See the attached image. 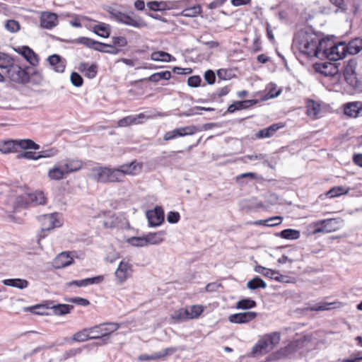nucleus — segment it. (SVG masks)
I'll return each instance as SVG.
<instances>
[{
	"label": "nucleus",
	"mask_w": 362,
	"mask_h": 362,
	"mask_svg": "<svg viewBox=\"0 0 362 362\" xmlns=\"http://www.w3.org/2000/svg\"><path fill=\"white\" fill-rule=\"evenodd\" d=\"M282 218L276 216L271 217L266 220H259L255 223L257 225H262L268 227H273L279 225L281 223Z\"/></svg>",
	"instance_id": "a18cd8bd"
},
{
	"label": "nucleus",
	"mask_w": 362,
	"mask_h": 362,
	"mask_svg": "<svg viewBox=\"0 0 362 362\" xmlns=\"http://www.w3.org/2000/svg\"><path fill=\"white\" fill-rule=\"evenodd\" d=\"M274 280L281 283H286V284H294L296 283V279L294 277L281 274L279 272L276 271L275 276L274 277Z\"/></svg>",
	"instance_id": "3c124183"
},
{
	"label": "nucleus",
	"mask_w": 362,
	"mask_h": 362,
	"mask_svg": "<svg viewBox=\"0 0 362 362\" xmlns=\"http://www.w3.org/2000/svg\"><path fill=\"white\" fill-rule=\"evenodd\" d=\"M346 83L356 92L362 93V76H358V75H357L356 77L353 78V81H349Z\"/></svg>",
	"instance_id": "603ef678"
},
{
	"label": "nucleus",
	"mask_w": 362,
	"mask_h": 362,
	"mask_svg": "<svg viewBox=\"0 0 362 362\" xmlns=\"http://www.w3.org/2000/svg\"><path fill=\"white\" fill-rule=\"evenodd\" d=\"M93 29L96 35L104 38L108 37L111 33L110 25L105 23H100L94 25Z\"/></svg>",
	"instance_id": "72a5a7b5"
},
{
	"label": "nucleus",
	"mask_w": 362,
	"mask_h": 362,
	"mask_svg": "<svg viewBox=\"0 0 362 362\" xmlns=\"http://www.w3.org/2000/svg\"><path fill=\"white\" fill-rule=\"evenodd\" d=\"M67 301L83 307L88 306L90 304L88 300L81 297L71 298L69 299Z\"/></svg>",
	"instance_id": "69168bd1"
},
{
	"label": "nucleus",
	"mask_w": 362,
	"mask_h": 362,
	"mask_svg": "<svg viewBox=\"0 0 362 362\" xmlns=\"http://www.w3.org/2000/svg\"><path fill=\"white\" fill-rule=\"evenodd\" d=\"M76 41L88 48L93 49L100 52L117 54L119 52V49L118 48H115L113 45L100 42L86 37H80L76 40Z\"/></svg>",
	"instance_id": "0eeeda50"
},
{
	"label": "nucleus",
	"mask_w": 362,
	"mask_h": 362,
	"mask_svg": "<svg viewBox=\"0 0 362 362\" xmlns=\"http://www.w3.org/2000/svg\"><path fill=\"white\" fill-rule=\"evenodd\" d=\"M281 238L287 240H297L300 238V233L298 230L287 228L281 230L279 233Z\"/></svg>",
	"instance_id": "79ce46f5"
},
{
	"label": "nucleus",
	"mask_w": 362,
	"mask_h": 362,
	"mask_svg": "<svg viewBox=\"0 0 362 362\" xmlns=\"http://www.w3.org/2000/svg\"><path fill=\"white\" fill-rule=\"evenodd\" d=\"M217 76L219 80H230L235 76L230 71L224 69H220L217 71Z\"/></svg>",
	"instance_id": "4d7b16f0"
},
{
	"label": "nucleus",
	"mask_w": 362,
	"mask_h": 362,
	"mask_svg": "<svg viewBox=\"0 0 362 362\" xmlns=\"http://www.w3.org/2000/svg\"><path fill=\"white\" fill-rule=\"evenodd\" d=\"M255 271L263 275L265 277L270 278L271 279H274V277L275 276L276 272V271L275 270H272L271 269H268L260 265L256 266L255 267Z\"/></svg>",
	"instance_id": "de8ad7c7"
},
{
	"label": "nucleus",
	"mask_w": 362,
	"mask_h": 362,
	"mask_svg": "<svg viewBox=\"0 0 362 362\" xmlns=\"http://www.w3.org/2000/svg\"><path fill=\"white\" fill-rule=\"evenodd\" d=\"M171 318L177 322L189 320L188 308H180L174 311L171 315Z\"/></svg>",
	"instance_id": "c03bdc74"
},
{
	"label": "nucleus",
	"mask_w": 362,
	"mask_h": 362,
	"mask_svg": "<svg viewBox=\"0 0 362 362\" xmlns=\"http://www.w3.org/2000/svg\"><path fill=\"white\" fill-rule=\"evenodd\" d=\"M202 78L199 76H192L187 79V85L192 88H197L200 86Z\"/></svg>",
	"instance_id": "338daca9"
},
{
	"label": "nucleus",
	"mask_w": 362,
	"mask_h": 362,
	"mask_svg": "<svg viewBox=\"0 0 362 362\" xmlns=\"http://www.w3.org/2000/svg\"><path fill=\"white\" fill-rule=\"evenodd\" d=\"M165 234L164 230L148 233L145 235L147 245L160 244L164 240Z\"/></svg>",
	"instance_id": "c85d7f7f"
},
{
	"label": "nucleus",
	"mask_w": 362,
	"mask_h": 362,
	"mask_svg": "<svg viewBox=\"0 0 362 362\" xmlns=\"http://www.w3.org/2000/svg\"><path fill=\"white\" fill-rule=\"evenodd\" d=\"M51 304H52V302H49L46 304H37L33 306L27 307L24 310L25 311H30L36 315H48V313L46 312V310L49 308V305Z\"/></svg>",
	"instance_id": "e433bc0d"
},
{
	"label": "nucleus",
	"mask_w": 362,
	"mask_h": 362,
	"mask_svg": "<svg viewBox=\"0 0 362 362\" xmlns=\"http://www.w3.org/2000/svg\"><path fill=\"white\" fill-rule=\"evenodd\" d=\"M18 148L39 150L40 145L29 139L0 141V151L3 153L16 152Z\"/></svg>",
	"instance_id": "7ed1b4c3"
},
{
	"label": "nucleus",
	"mask_w": 362,
	"mask_h": 362,
	"mask_svg": "<svg viewBox=\"0 0 362 362\" xmlns=\"http://www.w3.org/2000/svg\"><path fill=\"white\" fill-rule=\"evenodd\" d=\"M357 64L356 59L352 58L344 65V77L346 82L353 81V78L357 76L358 74L356 72Z\"/></svg>",
	"instance_id": "5701e85b"
},
{
	"label": "nucleus",
	"mask_w": 362,
	"mask_h": 362,
	"mask_svg": "<svg viewBox=\"0 0 362 362\" xmlns=\"http://www.w3.org/2000/svg\"><path fill=\"white\" fill-rule=\"evenodd\" d=\"M57 153V149H56L55 148H50L37 152V158H38L39 159L42 158H49L56 156Z\"/></svg>",
	"instance_id": "864d4df0"
},
{
	"label": "nucleus",
	"mask_w": 362,
	"mask_h": 362,
	"mask_svg": "<svg viewBox=\"0 0 362 362\" xmlns=\"http://www.w3.org/2000/svg\"><path fill=\"white\" fill-rule=\"evenodd\" d=\"M57 24V14L51 12H45L40 18V25L46 29H52Z\"/></svg>",
	"instance_id": "4be33fe9"
},
{
	"label": "nucleus",
	"mask_w": 362,
	"mask_h": 362,
	"mask_svg": "<svg viewBox=\"0 0 362 362\" xmlns=\"http://www.w3.org/2000/svg\"><path fill=\"white\" fill-rule=\"evenodd\" d=\"M110 18L117 23L132 26L136 28H144L146 26V23L139 16L134 17L127 13H122L115 8H110L107 10Z\"/></svg>",
	"instance_id": "39448f33"
},
{
	"label": "nucleus",
	"mask_w": 362,
	"mask_h": 362,
	"mask_svg": "<svg viewBox=\"0 0 362 362\" xmlns=\"http://www.w3.org/2000/svg\"><path fill=\"white\" fill-rule=\"evenodd\" d=\"M144 117V115L143 114H139L138 115H129L120 119L117 124L119 127H127L133 124L139 123V119Z\"/></svg>",
	"instance_id": "c9c22d12"
},
{
	"label": "nucleus",
	"mask_w": 362,
	"mask_h": 362,
	"mask_svg": "<svg viewBox=\"0 0 362 362\" xmlns=\"http://www.w3.org/2000/svg\"><path fill=\"white\" fill-rule=\"evenodd\" d=\"M128 243L134 247H144L147 245L146 237H132L127 240Z\"/></svg>",
	"instance_id": "8fccbe9b"
},
{
	"label": "nucleus",
	"mask_w": 362,
	"mask_h": 362,
	"mask_svg": "<svg viewBox=\"0 0 362 362\" xmlns=\"http://www.w3.org/2000/svg\"><path fill=\"white\" fill-rule=\"evenodd\" d=\"M66 175L79 170L82 167V162L79 160L66 159L60 161Z\"/></svg>",
	"instance_id": "bb28decb"
},
{
	"label": "nucleus",
	"mask_w": 362,
	"mask_h": 362,
	"mask_svg": "<svg viewBox=\"0 0 362 362\" xmlns=\"http://www.w3.org/2000/svg\"><path fill=\"white\" fill-rule=\"evenodd\" d=\"M344 114L351 117H357L362 115V102L355 101L344 105Z\"/></svg>",
	"instance_id": "aec40b11"
},
{
	"label": "nucleus",
	"mask_w": 362,
	"mask_h": 362,
	"mask_svg": "<svg viewBox=\"0 0 362 362\" xmlns=\"http://www.w3.org/2000/svg\"><path fill=\"white\" fill-rule=\"evenodd\" d=\"M79 70L84 73L85 76L88 78L95 77L98 71V66L95 64L89 65L87 63H81Z\"/></svg>",
	"instance_id": "2f4dec72"
},
{
	"label": "nucleus",
	"mask_w": 362,
	"mask_h": 362,
	"mask_svg": "<svg viewBox=\"0 0 362 362\" xmlns=\"http://www.w3.org/2000/svg\"><path fill=\"white\" fill-rule=\"evenodd\" d=\"M346 43L344 41L334 43L332 41L330 51L328 52V58L329 60L337 61L343 59L346 56Z\"/></svg>",
	"instance_id": "2eb2a0df"
},
{
	"label": "nucleus",
	"mask_w": 362,
	"mask_h": 362,
	"mask_svg": "<svg viewBox=\"0 0 362 362\" xmlns=\"http://www.w3.org/2000/svg\"><path fill=\"white\" fill-rule=\"evenodd\" d=\"M188 310L189 320L198 317L203 312V308L200 305H192Z\"/></svg>",
	"instance_id": "6e6d98bb"
},
{
	"label": "nucleus",
	"mask_w": 362,
	"mask_h": 362,
	"mask_svg": "<svg viewBox=\"0 0 362 362\" xmlns=\"http://www.w3.org/2000/svg\"><path fill=\"white\" fill-rule=\"evenodd\" d=\"M257 103V100H245L243 101H235L228 107L227 111L233 113L237 110L247 109Z\"/></svg>",
	"instance_id": "a878e982"
},
{
	"label": "nucleus",
	"mask_w": 362,
	"mask_h": 362,
	"mask_svg": "<svg viewBox=\"0 0 362 362\" xmlns=\"http://www.w3.org/2000/svg\"><path fill=\"white\" fill-rule=\"evenodd\" d=\"M70 80L73 86L75 87H81L83 85V79L82 76L77 72H72Z\"/></svg>",
	"instance_id": "13d9d810"
},
{
	"label": "nucleus",
	"mask_w": 362,
	"mask_h": 362,
	"mask_svg": "<svg viewBox=\"0 0 362 362\" xmlns=\"http://www.w3.org/2000/svg\"><path fill=\"white\" fill-rule=\"evenodd\" d=\"M330 3L337 7L335 11L336 13L341 11L344 12L347 9V6L344 2V0H329Z\"/></svg>",
	"instance_id": "0e129e2a"
},
{
	"label": "nucleus",
	"mask_w": 362,
	"mask_h": 362,
	"mask_svg": "<svg viewBox=\"0 0 362 362\" xmlns=\"http://www.w3.org/2000/svg\"><path fill=\"white\" fill-rule=\"evenodd\" d=\"M142 164L133 160L129 163H126L116 168L117 172L119 173L118 177L120 178V182L123 181V178L126 175H135L141 170Z\"/></svg>",
	"instance_id": "f8f14e48"
},
{
	"label": "nucleus",
	"mask_w": 362,
	"mask_h": 362,
	"mask_svg": "<svg viewBox=\"0 0 362 362\" xmlns=\"http://www.w3.org/2000/svg\"><path fill=\"white\" fill-rule=\"evenodd\" d=\"M132 271V265L124 261H121L117 269L115 271V276L117 279L122 283L125 281L128 277L129 273Z\"/></svg>",
	"instance_id": "412c9836"
},
{
	"label": "nucleus",
	"mask_w": 362,
	"mask_h": 362,
	"mask_svg": "<svg viewBox=\"0 0 362 362\" xmlns=\"http://www.w3.org/2000/svg\"><path fill=\"white\" fill-rule=\"evenodd\" d=\"M256 317V312L247 311L230 315L228 317V320L232 323L243 324L252 321Z\"/></svg>",
	"instance_id": "a211bd4d"
},
{
	"label": "nucleus",
	"mask_w": 362,
	"mask_h": 362,
	"mask_svg": "<svg viewBox=\"0 0 362 362\" xmlns=\"http://www.w3.org/2000/svg\"><path fill=\"white\" fill-rule=\"evenodd\" d=\"M45 197L42 192L25 194L17 197V204L23 207L42 205L45 204Z\"/></svg>",
	"instance_id": "1a4fd4ad"
},
{
	"label": "nucleus",
	"mask_w": 362,
	"mask_h": 362,
	"mask_svg": "<svg viewBox=\"0 0 362 362\" xmlns=\"http://www.w3.org/2000/svg\"><path fill=\"white\" fill-rule=\"evenodd\" d=\"M281 127H283V125L280 124H273L267 128L259 130L255 134V136L257 139L269 138Z\"/></svg>",
	"instance_id": "cd10ccee"
},
{
	"label": "nucleus",
	"mask_w": 362,
	"mask_h": 362,
	"mask_svg": "<svg viewBox=\"0 0 362 362\" xmlns=\"http://www.w3.org/2000/svg\"><path fill=\"white\" fill-rule=\"evenodd\" d=\"M257 303L250 298H245L238 301L236 308L242 310H247L256 307Z\"/></svg>",
	"instance_id": "49530a36"
},
{
	"label": "nucleus",
	"mask_w": 362,
	"mask_h": 362,
	"mask_svg": "<svg viewBox=\"0 0 362 362\" xmlns=\"http://www.w3.org/2000/svg\"><path fill=\"white\" fill-rule=\"evenodd\" d=\"M341 220L339 218H328L320 220L314 223L315 229L313 233H329L336 231L340 228Z\"/></svg>",
	"instance_id": "9d476101"
},
{
	"label": "nucleus",
	"mask_w": 362,
	"mask_h": 362,
	"mask_svg": "<svg viewBox=\"0 0 362 362\" xmlns=\"http://www.w3.org/2000/svg\"><path fill=\"white\" fill-rule=\"evenodd\" d=\"M307 115L310 117H315L320 111V106L315 103L314 100H310L307 103Z\"/></svg>",
	"instance_id": "09e8293b"
},
{
	"label": "nucleus",
	"mask_w": 362,
	"mask_h": 362,
	"mask_svg": "<svg viewBox=\"0 0 362 362\" xmlns=\"http://www.w3.org/2000/svg\"><path fill=\"white\" fill-rule=\"evenodd\" d=\"M83 280L84 286L86 287L89 285L98 284L101 283L104 280V276L103 275H99L90 278H86Z\"/></svg>",
	"instance_id": "e2e57ef3"
},
{
	"label": "nucleus",
	"mask_w": 362,
	"mask_h": 362,
	"mask_svg": "<svg viewBox=\"0 0 362 362\" xmlns=\"http://www.w3.org/2000/svg\"><path fill=\"white\" fill-rule=\"evenodd\" d=\"M48 177L52 180H61L67 176L61 162L56 163L48 170Z\"/></svg>",
	"instance_id": "b1692460"
},
{
	"label": "nucleus",
	"mask_w": 362,
	"mask_h": 362,
	"mask_svg": "<svg viewBox=\"0 0 362 362\" xmlns=\"http://www.w3.org/2000/svg\"><path fill=\"white\" fill-rule=\"evenodd\" d=\"M247 287L250 290H256L257 288H265L267 287L266 282L259 276H255L247 283Z\"/></svg>",
	"instance_id": "a19ab883"
},
{
	"label": "nucleus",
	"mask_w": 362,
	"mask_h": 362,
	"mask_svg": "<svg viewBox=\"0 0 362 362\" xmlns=\"http://www.w3.org/2000/svg\"><path fill=\"white\" fill-rule=\"evenodd\" d=\"M110 45H113L115 48L119 47H124L127 46V40L126 37H112V44H110Z\"/></svg>",
	"instance_id": "bf43d9fd"
},
{
	"label": "nucleus",
	"mask_w": 362,
	"mask_h": 362,
	"mask_svg": "<svg viewBox=\"0 0 362 362\" xmlns=\"http://www.w3.org/2000/svg\"><path fill=\"white\" fill-rule=\"evenodd\" d=\"M74 262L73 258L67 252H62L54 259V266L57 269L64 268L71 265Z\"/></svg>",
	"instance_id": "393cba45"
},
{
	"label": "nucleus",
	"mask_w": 362,
	"mask_h": 362,
	"mask_svg": "<svg viewBox=\"0 0 362 362\" xmlns=\"http://www.w3.org/2000/svg\"><path fill=\"white\" fill-rule=\"evenodd\" d=\"M332 41L320 38L311 28L298 30L294 35L293 46L309 57L328 58Z\"/></svg>",
	"instance_id": "f257e3e1"
},
{
	"label": "nucleus",
	"mask_w": 362,
	"mask_h": 362,
	"mask_svg": "<svg viewBox=\"0 0 362 362\" xmlns=\"http://www.w3.org/2000/svg\"><path fill=\"white\" fill-rule=\"evenodd\" d=\"M43 81V76L40 71H30V82L34 84H40Z\"/></svg>",
	"instance_id": "052dcab7"
},
{
	"label": "nucleus",
	"mask_w": 362,
	"mask_h": 362,
	"mask_svg": "<svg viewBox=\"0 0 362 362\" xmlns=\"http://www.w3.org/2000/svg\"><path fill=\"white\" fill-rule=\"evenodd\" d=\"M178 350L176 347H168L165 348L158 352L153 353L151 355L148 354H141L139 356V360L142 361H149V360H158L164 358L166 356H170L173 354Z\"/></svg>",
	"instance_id": "dca6fc26"
},
{
	"label": "nucleus",
	"mask_w": 362,
	"mask_h": 362,
	"mask_svg": "<svg viewBox=\"0 0 362 362\" xmlns=\"http://www.w3.org/2000/svg\"><path fill=\"white\" fill-rule=\"evenodd\" d=\"M49 308L52 310L56 315H64L68 314L74 309V306L69 304H56L49 305Z\"/></svg>",
	"instance_id": "473e14b6"
},
{
	"label": "nucleus",
	"mask_w": 362,
	"mask_h": 362,
	"mask_svg": "<svg viewBox=\"0 0 362 362\" xmlns=\"http://www.w3.org/2000/svg\"><path fill=\"white\" fill-rule=\"evenodd\" d=\"M230 91V87L228 86H226L225 87L218 88L216 90V92L213 93L211 95V97L212 99L215 100L218 98H221L222 96H225Z\"/></svg>",
	"instance_id": "680f3d73"
},
{
	"label": "nucleus",
	"mask_w": 362,
	"mask_h": 362,
	"mask_svg": "<svg viewBox=\"0 0 362 362\" xmlns=\"http://www.w3.org/2000/svg\"><path fill=\"white\" fill-rule=\"evenodd\" d=\"M151 59L156 62H170L175 60V58L164 51H156L151 54Z\"/></svg>",
	"instance_id": "f704fd0d"
},
{
	"label": "nucleus",
	"mask_w": 362,
	"mask_h": 362,
	"mask_svg": "<svg viewBox=\"0 0 362 362\" xmlns=\"http://www.w3.org/2000/svg\"><path fill=\"white\" fill-rule=\"evenodd\" d=\"M349 187L344 186H336L331 188L327 192V196L329 198H334L339 196L346 194L349 192Z\"/></svg>",
	"instance_id": "58836bf2"
},
{
	"label": "nucleus",
	"mask_w": 362,
	"mask_h": 362,
	"mask_svg": "<svg viewBox=\"0 0 362 362\" xmlns=\"http://www.w3.org/2000/svg\"><path fill=\"white\" fill-rule=\"evenodd\" d=\"M119 173L117 169L103 166H96L91 169L90 177L95 181L103 183L120 182Z\"/></svg>",
	"instance_id": "20e7f679"
},
{
	"label": "nucleus",
	"mask_w": 362,
	"mask_h": 362,
	"mask_svg": "<svg viewBox=\"0 0 362 362\" xmlns=\"http://www.w3.org/2000/svg\"><path fill=\"white\" fill-rule=\"evenodd\" d=\"M281 334L274 332L264 335L259 339L252 350V356H257L264 355L272 350L280 342Z\"/></svg>",
	"instance_id": "f03ea898"
},
{
	"label": "nucleus",
	"mask_w": 362,
	"mask_h": 362,
	"mask_svg": "<svg viewBox=\"0 0 362 362\" xmlns=\"http://www.w3.org/2000/svg\"><path fill=\"white\" fill-rule=\"evenodd\" d=\"M42 223V230L40 234V238H44L47 235V232L56 227L60 226V222L57 219V214H44L39 218Z\"/></svg>",
	"instance_id": "9b49d317"
},
{
	"label": "nucleus",
	"mask_w": 362,
	"mask_h": 362,
	"mask_svg": "<svg viewBox=\"0 0 362 362\" xmlns=\"http://www.w3.org/2000/svg\"><path fill=\"white\" fill-rule=\"evenodd\" d=\"M3 284L5 286L14 287L19 289L26 288L29 285V282L26 279L19 278L4 279L3 280Z\"/></svg>",
	"instance_id": "7c9ffc66"
},
{
	"label": "nucleus",
	"mask_w": 362,
	"mask_h": 362,
	"mask_svg": "<svg viewBox=\"0 0 362 362\" xmlns=\"http://www.w3.org/2000/svg\"><path fill=\"white\" fill-rule=\"evenodd\" d=\"M47 62L52 68L57 73H63L66 67V60L61 56L54 54L47 58Z\"/></svg>",
	"instance_id": "6ab92c4d"
},
{
	"label": "nucleus",
	"mask_w": 362,
	"mask_h": 362,
	"mask_svg": "<svg viewBox=\"0 0 362 362\" xmlns=\"http://www.w3.org/2000/svg\"><path fill=\"white\" fill-rule=\"evenodd\" d=\"M119 328V325L116 322H105L90 327V338L92 339H100L106 344L110 339V335Z\"/></svg>",
	"instance_id": "423d86ee"
},
{
	"label": "nucleus",
	"mask_w": 362,
	"mask_h": 362,
	"mask_svg": "<svg viewBox=\"0 0 362 362\" xmlns=\"http://www.w3.org/2000/svg\"><path fill=\"white\" fill-rule=\"evenodd\" d=\"M171 78V73L169 71H164L161 72H157L151 74L146 80H148L151 82L157 83L160 80H169ZM145 79H141V81H144Z\"/></svg>",
	"instance_id": "ea45409f"
},
{
	"label": "nucleus",
	"mask_w": 362,
	"mask_h": 362,
	"mask_svg": "<svg viewBox=\"0 0 362 362\" xmlns=\"http://www.w3.org/2000/svg\"><path fill=\"white\" fill-rule=\"evenodd\" d=\"M362 50V39L356 37L346 44V54H356Z\"/></svg>",
	"instance_id": "c756f323"
},
{
	"label": "nucleus",
	"mask_w": 362,
	"mask_h": 362,
	"mask_svg": "<svg viewBox=\"0 0 362 362\" xmlns=\"http://www.w3.org/2000/svg\"><path fill=\"white\" fill-rule=\"evenodd\" d=\"M146 218L151 227H156L164 221V211L161 206H156L153 210L146 211Z\"/></svg>",
	"instance_id": "4468645a"
},
{
	"label": "nucleus",
	"mask_w": 362,
	"mask_h": 362,
	"mask_svg": "<svg viewBox=\"0 0 362 362\" xmlns=\"http://www.w3.org/2000/svg\"><path fill=\"white\" fill-rule=\"evenodd\" d=\"M202 12V6L199 4L185 8L181 13L180 16L185 17L194 18L200 15Z\"/></svg>",
	"instance_id": "4c0bfd02"
},
{
	"label": "nucleus",
	"mask_w": 362,
	"mask_h": 362,
	"mask_svg": "<svg viewBox=\"0 0 362 362\" xmlns=\"http://www.w3.org/2000/svg\"><path fill=\"white\" fill-rule=\"evenodd\" d=\"M90 337V328H86L75 333L72 339L77 342H83L88 339H92Z\"/></svg>",
	"instance_id": "37998d69"
},
{
	"label": "nucleus",
	"mask_w": 362,
	"mask_h": 362,
	"mask_svg": "<svg viewBox=\"0 0 362 362\" xmlns=\"http://www.w3.org/2000/svg\"><path fill=\"white\" fill-rule=\"evenodd\" d=\"M204 79L206 82L209 85H213L216 81V74L214 71L209 69L207 70L204 75Z\"/></svg>",
	"instance_id": "774afa93"
},
{
	"label": "nucleus",
	"mask_w": 362,
	"mask_h": 362,
	"mask_svg": "<svg viewBox=\"0 0 362 362\" xmlns=\"http://www.w3.org/2000/svg\"><path fill=\"white\" fill-rule=\"evenodd\" d=\"M197 131V128L194 125L177 128L172 131L167 132L163 136V139L165 141H169L180 136L193 135Z\"/></svg>",
	"instance_id": "ddd939ff"
},
{
	"label": "nucleus",
	"mask_w": 362,
	"mask_h": 362,
	"mask_svg": "<svg viewBox=\"0 0 362 362\" xmlns=\"http://www.w3.org/2000/svg\"><path fill=\"white\" fill-rule=\"evenodd\" d=\"M30 70L31 69L29 66L22 68L17 64H12L8 67L7 74L11 81L25 84L30 82Z\"/></svg>",
	"instance_id": "6e6552de"
},
{
	"label": "nucleus",
	"mask_w": 362,
	"mask_h": 362,
	"mask_svg": "<svg viewBox=\"0 0 362 362\" xmlns=\"http://www.w3.org/2000/svg\"><path fill=\"white\" fill-rule=\"evenodd\" d=\"M16 51L21 54L30 65L35 66L38 64L39 57L37 54L28 46L19 47L16 49Z\"/></svg>",
	"instance_id": "f3484780"
},
{
	"label": "nucleus",
	"mask_w": 362,
	"mask_h": 362,
	"mask_svg": "<svg viewBox=\"0 0 362 362\" xmlns=\"http://www.w3.org/2000/svg\"><path fill=\"white\" fill-rule=\"evenodd\" d=\"M5 28L10 33H16L20 30V24L15 20H8L5 23Z\"/></svg>",
	"instance_id": "5fc2aeb1"
}]
</instances>
